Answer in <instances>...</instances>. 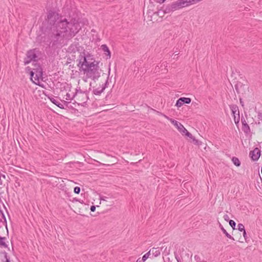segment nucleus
<instances>
[{
    "instance_id": "obj_21",
    "label": "nucleus",
    "mask_w": 262,
    "mask_h": 262,
    "mask_svg": "<svg viewBox=\"0 0 262 262\" xmlns=\"http://www.w3.org/2000/svg\"><path fill=\"white\" fill-rule=\"evenodd\" d=\"M183 105V103L182 102V100L181 98H180L177 101L176 106L177 107H181Z\"/></svg>"
},
{
    "instance_id": "obj_16",
    "label": "nucleus",
    "mask_w": 262,
    "mask_h": 262,
    "mask_svg": "<svg viewBox=\"0 0 262 262\" xmlns=\"http://www.w3.org/2000/svg\"><path fill=\"white\" fill-rule=\"evenodd\" d=\"M232 115L234 117L235 123L237 124L239 122L240 120L239 112L235 113V114H232Z\"/></svg>"
},
{
    "instance_id": "obj_39",
    "label": "nucleus",
    "mask_w": 262,
    "mask_h": 262,
    "mask_svg": "<svg viewBox=\"0 0 262 262\" xmlns=\"http://www.w3.org/2000/svg\"><path fill=\"white\" fill-rule=\"evenodd\" d=\"M179 131L183 133H185V134L186 133V131L185 130L184 131L183 129L179 130Z\"/></svg>"
},
{
    "instance_id": "obj_8",
    "label": "nucleus",
    "mask_w": 262,
    "mask_h": 262,
    "mask_svg": "<svg viewBox=\"0 0 262 262\" xmlns=\"http://www.w3.org/2000/svg\"><path fill=\"white\" fill-rule=\"evenodd\" d=\"M106 83L107 81L104 84L99 85L98 88H94L93 90V94L96 95H100L105 90Z\"/></svg>"
},
{
    "instance_id": "obj_15",
    "label": "nucleus",
    "mask_w": 262,
    "mask_h": 262,
    "mask_svg": "<svg viewBox=\"0 0 262 262\" xmlns=\"http://www.w3.org/2000/svg\"><path fill=\"white\" fill-rule=\"evenodd\" d=\"M151 252H152V255L155 257H157V256H159L161 253L160 251L156 248H152L151 249Z\"/></svg>"
},
{
    "instance_id": "obj_5",
    "label": "nucleus",
    "mask_w": 262,
    "mask_h": 262,
    "mask_svg": "<svg viewBox=\"0 0 262 262\" xmlns=\"http://www.w3.org/2000/svg\"><path fill=\"white\" fill-rule=\"evenodd\" d=\"M74 97H75L76 99L75 103H77L78 105H82L83 103H85L88 98L86 93L77 90L76 92L74 94Z\"/></svg>"
},
{
    "instance_id": "obj_30",
    "label": "nucleus",
    "mask_w": 262,
    "mask_h": 262,
    "mask_svg": "<svg viewBox=\"0 0 262 262\" xmlns=\"http://www.w3.org/2000/svg\"><path fill=\"white\" fill-rule=\"evenodd\" d=\"M6 178V176L5 174H1L0 176V182H1V184H2V179H5Z\"/></svg>"
},
{
    "instance_id": "obj_40",
    "label": "nucleus",
    "mask_w": 262,
    "mask_h": 262,
    "mask_svg": "<svg viewBox=\"0 0 262 262\" xmlns=\"http://www.w3.org/2000/svg\"><path fill=\"white\" fill-rule=\"evenodd\" d=\"M1 239H6V237H2L0 236V240Z\"/></svg>"
},
{
    "instance_id": "obj_29",
    "label": "nucleus",
    "mask_w": 262,
    "mask_h": 262,
    "mask_svg": "<svg viewBox=\"0 0 262 262\" xmlns=\"http://www.w3.org/2000/svg\"><path fill=\"white\" fill-rule=\"evenodd\" d=\"M224 220L226 221H229V217L228 214H225L223 216Z\"/></svg>"
},
{
    "instance_id": "obj_37",
    "label": "nucleus",
    "mask_w": 262,
    "mask_h": 262,
    "mask_svg": "<svg viewBox=\"0 0 262 262\" xmlns=\"http://www.w3.org/2000/svg\"><path fill=\"white\" fill-rule=\"evenodd\" d=\"M194 258L195 260L200 259V257L198 255H195Z\"/></svg>"
},
{
    "instance_id": "obj_32",
    "label": "nucleus",
    "mask_w": 262,
    "mask_h": 262,
    "mask_svg": "<svg viewBox=\"0 0 262 262\" xmlns=\"http://www.w3.org/2000/svg\"><path fill=\"white\" fill-rule=\"evenodd\" d=\"M107 198H107V197H106V196H101V197H100V200H101V201H102H102H107V200H106V199H107Z\"/></svg>"
},
{
    "instance_id": "obj_25",
    "label": "nucleus",
    "mask_w": 262,
    "mask_h": 262,
    "mask_svg": "<svg viewBox=\"0 0 262 262\" xmlns=\"http://www.w3.org/2000/svg\"><path fill=\"white\" fill-rule=\"evenodd\" d=\"M49 99H50V101H51L53 104H54L55 105H56V104H57V103H58V101L56 99H55V98H53V97H49Z\"/></svg>"
},
{
    "instance_id": "obj_4",
    "label": "nucleus",
    "mask_w": 262,
    "mask_h": 262,
    "mask_svg": "<svg viewBox=\"0 0 262 262\" xmlns=\"http://www.w3.org/2000/svg\"><path fill=\"white\" fill-rule=\"evenodd\" d=\"M185 7L182 0H178L172 4L163 7L164 13H169L171 12Z\"/></svg>"
},
{
    "instance_id": "obj_17",
    "label": "nucleus",
    "mask_w": 262,
    "mask_h": 262,
    "mask_svg": "<svg viewBox=\"0 0 262 262\" xmlns=\"http://www.w3.org/2000/svg\"><path fill=\"white\" fill-rule=\"evenodd\" d=\"M232 161L233 163V164L236 166H239L241 165V162L239 159L236 157H233L232 158Z\"/></svg>"
},
{
    "instance_id": "obj_9",
    "label": "nucleus",
    "mask_w": 262,
    "mask_h": 262,
    "mask_svg": "<svg viewBox=\"0 0 262 262\" xmlns=\"http://www.w3.org/2000/svg\"><path fill=\"white\" fill-rule=\"evenodd\" d=\"M241 121H242V125H243V127H242L243 130L246 133H248L249 132H250V127L248 125V124H247L245 119L244 118H242Z\"/></svg>"
},
{
    "instance_id": "obj_38",
    "label": "nucleus",
    "mask_w": 262,
    "mask_h": 262,
    "mask_svg": "<svg viewBox=\"0 0 262 262\" xmlns=\"http://www.w3.org/2000/svg\"><path fill=\"white\" fill-rule=\"evenodd\" d=\"M63 103L64 104L66 105V106H68V104L70 103L69 102H67V101H63Z\"/></svg>"
},
{
    "instance_id": "obj_14",
    "label": "nucleus",
    "mask_w": 262,
    "mask_h": 262,
    "mask_svg": "<svg viewBox=\"0 0 262 262\" xmlns=\"http://www.w3.org/2000/svg\"><path fill=\"white\" fill-rule=\"evenodd\" d=\"M230 108L232 111V114H235V113L239 112L238 106L235 104H232L230 105Z\"/></svg>"
},
{
    "instance_id": "obj_22",
    "label": "nucleus",
    "mask_w": 262,
    "mask_h": 262,
    "mask_svg": "<svg viewBox=\"0 0 262 262\" xmlns=\"http://www.w3.org/2000/svg\"><path fill=\"white\" fill-rule=\"evenodd\" d=\"M238 229L240 231H244L245 230V227L243 224H238Z\"/></svg>"
},
{
    "instance_id": "obj_1",
    "label": "nucleus",
    "mask_w": 262,
    "mask_h": 262,
    "mask_svg": "<svg viewBox=\"0 0 262 262\" xmlns=\"http://www.w3.org/2000/svg\"><path fill=\"white\" fill-rule=\"evenodd\" d=\"M80 29V25L75 19L68 21L55 11L48 12L46 32L52 47L67 45V41L75 36Z\"/></svg>"
},
{
    "instance_id": "obj_34",
    "label": "nucleus",
    "mask_w": 262,
    "mask_h": 262,
    "mask_svg": "<svg viewBox=\"0 0 262 262\" xmlns=\"http://www.w3.org/2000/svg\"><path fill=\"white\" fill-rule=\"evenodd\" d=\"M187 136L188 137H189V138L190 139H192V138H193V136L192 135V134H190V133H189V134H188V135H187Z\"/></svg>"
},
{
    "instance_id": "obj_12",
    "label": "nucleus",
    "mask_w": 262,
    "mask_h": 262,
    "mask_svg": "<svg viewBox=\"0 0 262 262\" xmlns=\"http://www.w3.org/2000/svg\"><path fill=\"white\" fill-rule=\"evenodd\" d=\"M101 49L105 52V54L109 56V58L111 57V52L108 48V47L106 45H102L101 46Z\"/></svg>"
},
{
    "instance_id": "obj_7",
    "label": "nucleus",
    "mask_w": 262,
    "mask_h": 262,
    "mask_svg": "<svg viewBox=\"0 0 262 262\" xmlns=\"http://www.w3.org/2000/svg\"><path fill=\"white\" fill-rule=\"evenodd\" d=\"M260 156V151L258 148H255L253 150L250 152V156L253 161L258 160Z\"/></svg>"
},
{
    "instance_id": "obj_2",
    "label": "nucleus",
    "mask_w": 262,
    "mask_h": 262,
    "mask_svg": "<svg viewBox=\"0 0 262 262\" xmlns=\"http://www.w3.org/2000/svg\"><path fill=\"white\" fill-rule=\"evenodd\" d=\"M98 64L99 62L95 60L92 62L88 61L86 57L83 56L79 60L78 66L81 69L87 78L95 80L100 76Z\"/></svg>"
},
{
    "instance_id": "obj_28",
    "label": "nucleus",
    "mask_w": 262,
    "mask_h": 262,
    "mask_svg": "<svg viewBox=\"0 0 262 262\" xmlns=\"http://www.w3.org/2000/svg\"><path fill=\"white\" fill-rule=\"evenodd\" d=\"M56 106H57L58 107H59L60 108H62V109L64 108V105L63 104H62L61 103H60L59 102V101H58V103L56 104Z\"/></svg>"
},
{
    "instance_id": "obj_35",
    "label": "nucleus",
    "mask_w": 262,
    "mask_h": 262,
    "mask_svg": "<svg viewBox=\"0 0 262 262\" xmlns=\"http://www.w3.org/2000/svg\"><path fill=\"white\" fill-rule=\"evenodd\" d=\"M243 236H244L245 239L246 240V239H247V234H246V232L245 230L243 231Z\"/></svg>"
},
{
    "instance_id": "obj_13",
    "label": "nucleus",
    "mask_w": 262,
    "mask_h": 262,
    "mask_svg": "<svg viewBox=\"0 0 262 262\" xmlns=\"http://www.w3.org/2000/svg\"><path fill=\"white\" fill-rule=\"evenodd\" d=\"M220 227L221 228V229L223 231V232L225 234V235L229 238L231 239L232 240L234 241V238L231 236L227 231L224 228L223 226L220 224Z\"/></svg>"
},
{
    "instance_id": "obj_31",
    "label": "nucleus",
    "mask_w": 262,
    "mask_h": 262,
    "mask_svg": "<svg viewBox=\"0 0 262 262\" xmlns=\"http://www.w3.org/2000/svg\"><path fill=\"white\" fill-rule=\"evenodd\" d=\"M96 209V207L94 205L91 206L90 208V210L91 211L94 212Z\"/></svg>"
},
{
    "instance_id": "obj_36",
    "label": "nucleus",
    "mask_w": 262,
    "mask_h": 262,
    "mask_svg": "<svg viewBox=\"0 0 262 262\" xmlns=\"http://www.w3.org/2000/svg\"><path fill=\"white\" fill-rule=\"evenodd\" d=\"M239 101H240V103L242 105V106H244V102H243V101L242 100V99L241 98L239 99Z\"/></svg>"
},
{
    "instance_id": "obj_10",
    "label": "nucleus",
    "mask_w": 262,
    "mask_h": 262,
    "mask_svg": "<svg viewBox=\"0 0 262 262\" xmlns=\"http://www.w3.org/2000/svg\"><path fill=\"white\" fill-rule=\"evenodd\" d=\"M6 224V219L3 212L0 209V228L5 226Z\"/></svg>"
},
{
    "instance_id": "obj_3",
    "label": "nucleus",
    "mask_w": 262,
    "mask_h": 262,
    "mask_svg": "<svg viewBox=\"0 0 262 262\" xmlns=\"http://www.w3.org/2000/svg\"><path fill=\"white\" fill-rule=\"evenodd\" d=\"M33 68L28 67L27 69L30 71L31 79L32 81L37 84L39 81L42 80V70L40 66L35 63Z\"/></svg>"
},
{
    "instance_id": "obj_41",
    "label": "nucleus",
    "mask_w": 262,
    "mask_h": 262,
    "mask_svg": "<svg viewBox=\"0 0 262 262\" xmlns=\"http://www.w3.org/2000/svg\"><path fill=\"white\" fill-rule=\"evenodd\" d=\"M136 262H141V260H140V259H137V260L136 261Z\"/></svg>"
},
{
    "instance_id": "obj_24",
    "label": "nucleus",
    "mask_w": 262,
    "mask_h": 262,
    "mask_svg": "<svg viewBox=\"0 0 262 262\" xmlns=\"http://www.w3.org/2000/svg\"><path fill=\"white\" fill-rule=\"evenodd\" d=\"M5 239H1L0 240V246L4 247L5 248L7 247V245L5 242Z\"/></svg>"
},
{
    "instance_id": "obj_6",
    "label": "nucleus",
    "mask_w": 262,
    "mask_h": 262,
    "mask_svg": "<svg viewBox=\"0 0 262 262\" xmlns=\"http://www.w3.org/2000/svg\"><path fill=\"white\" fill-rule=\"evenodd\" d=\"M26 57L24 59V64L27 65L32 61H36L37 56L35 53V50H30L28 51L26 54Z\"/></svg>"
},
{
    "instance_id": "obj_23",
    "label": "nucleus",
    "mask_w": 262,
    "mask_h": 262,
    "mask_svg": "<svg viewBox=\"0 0 262 262\" xmlns=\"http://www.w3.org/2000/svg\"><path fill=\"white\" fill-rule=\"evenodd\" d=\"M229 223L231 227L234 229L236 225L235 222L233 220H229Z\"/></svg>"
},
{
    "instance_id": "obj_19",
    "label": "nucleus",
    "mask_w": 262,
    "mask_h": 262,
    "mask_svg": "<svg viewBox=\"0 0 262 262\" xmlns=\"http://www.w3.org/2000/svg\"><path fill=\"white\" fill-rule=\"evenodd\" d=\"M74 98H75V97H74V94L72 95L69 93H67L65 97V99L68 100H72Z\"/></svg>"
},
{
    "instance_id": "obj_11",
    "label": "nucleus",
    "mask_w": 262,
    "mask_h": 262,
    "mask_svg": "<svg viewBox=\"0 0 262 262\" xmlns=\"http://www.w3.org/2000/svg\"><path fill=\"white\" fill-rule=\"evenodd\" d=\"M169 120L170 122L178 129L179 130L182 129V128H183L184 126L178 121L172 119H170Z\"/></svg>"
},
{
    "instance_id": "obj_20",
    "label": "nucleus",
    "mask_w": 262,
    "mask_h": 262,
    "mask_svg": "<svg viewBox=\"0 0 262 262\" xmlns=\"http://www.w3.org/2000/svg\"><path fill=\"white\" fill-rule=\"evenodd\" d=\"M150 251L151 250L143 256L142 260L143 262H144L149 257V255H150Z\"/></svg>"
},
{
    "instance_id": "obj_27",
    "label": "nucleus",
    "mask_w": 262,
    "mask_h": 262,
    "mask_svg": "<svg viewBox=\"0 0 262 262\" xmlns=\"http://www.w3.org/2000/svg\"><path fill=\"white\" fill-rule=\"evenodd\" d=\"M191 139L192 140V141L194 144L199 145V141L198 140L195 139L194 137Z\"/></svg>"
},
{
    "instance_id": "obj_18",
    "label": "nucleus",
    "mask_w": 262,
    "mask_h": 262,
    "mask_svg": "<svg viewBox=\"0 0 262 262\" xmlns=\"http://www.w3.org/2000/svg\"><path fill=\"white\" fill-rule=\"evenodd\" d=\"M182 102L183 103V104L184 103L189 104L191 102V99L190 98H186V97H181Z\"/></svg>"
},
{
    "instance_id": "obj_33",
    "label": "nucleus",
    "mask_w": 262,
    "mask_h": 262,
    "mask_svg": "<svg viewBox=\"0 0 262 262\" xmlns=\"http://www.w3.org/2000/svg\"><path fill=\"white\" fill-rule=\"evenodd\" d=\"M182 129H183L184 131H186V133L185 134L186 136H187L188 134L189 133V132L184 127H183V128H182Z\"/></svg>"
},
{
    "instance_id": "obj_26",
    "label": "nucleus",
    "mask_w": 262,
    "mask_h": 262,
    "mask_svg": "<svg viewBox=\"0 0 262 262\" xmlns=\"http://www.w3.org/2000/svg\"><path fill=\"white\" fill-rule=\"evenodd\" d=\"M74 191L75 193L79 194L80 192V188L78 186L75 187Z\"/></svg>"
},
{
    "instance_id": "obj_42",
    "label": "nucleus",
    "mask_w": 262,
    "mask_h": 262,
    "mask_svg": "<svg viewBox=\"0 0 262 262\" xmlns=\"http://www.w3.org/2000/svg\"><path fill=\"white\" fill-rule=\"evenodd\" d=\"M6 261H7V262H10V260H9V259H7V260H6Z\"/></svg>"
}]
</instances>
